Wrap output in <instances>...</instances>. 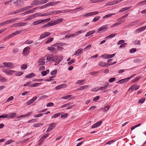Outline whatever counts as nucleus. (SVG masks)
<instances>
[{
    "instance_id": "1",
    "label": "nucleus",
    "mask_w": 146,
    "mask_h": 146,
    "mask_svg": "<svg viewBox=\"0 0 146 146\" xmlns=\"http://www.w3.org/2000/svg\"><path fill=\"white\" fill-rule=\"evenodd\" d=\"M50 18H48L45 19L38 20L34 22L33 23V24L34 25H36L44 22H46L48 21H50Z\"/></svg>"
},
{
    "instance_id": "2",
    "label": "nucleus",
    "mask_w": 146,
    "mask_h": 146,
    "mask_svg": "<svg viewBox=\"0 0 146 146\" xmlns=\"http://www.w3.org/2000/svg\"><path fill=\"white\" fill-rule=\"evenodd\" d=\"M2 70L5 74L9 75H11L15 72V70H11L6 68H3Z\"/></svg>"
},
{
    "instance_id": "3",
    "label": "nucleus",
    "mask_w": 146,
    "mask_h": 146,
    "mask_svg": "<svg viewBox=\"0 0 146 146\" xmlns=\"http://www.w3.org/2000/svg\"><path fill=\"white\" fill-rule=\"evenodd\" d=\"M38 16V14H37V13H34L33 14L28 16L27 18L24 20V21H28L31 20L35 18V17Z\"/></svg>"
},
{
    "instance_id": "4",
    "label": "nucleus",
    "mask_w": 146,
    "mask_h": 146,
    "mask_svg": "<svg viewBox=\"0 0 146 146\" xmlns=\"http://www.w3.org/2000/svg\"><path fill=\"white\" fill-rule=\"evenodd\" d=\"M3 64L5 65V67L9 69H11L14 67V64L10 62H4Z\"/></svg>"
},
{
    "instance_id": "5",
    "label": "nucleus",
    "mask_w": 146,
    "mask_h": 146,
    "mask_svg": "<svg viewBox=\"0 0 146 146\" xmlns=\"http://www.w3.org/2000/svg\"><path fill=\"white\" fill-rule=\"evenodd\" d=\"M37 9V7H35L31 9L30 10L26 11L22 13V15H25L33 13Z\"/></svg>"
},
{
    "instance_id": "6",
    "label": "nucleus",
    "mask_w": 146,
    "mask_h": 146,
    "mask_svg": "<svg viewBox=\"0 0 146 146\" xmlns=\"http://www.w3.org/2000/svg\"><path fill=\"white\" fill-rule=\"evenodd\" d=\"M51 34L50 33L48 32H45L42 34L40 36V39H44L48 36H50Z\"/></svg>"
},
{
    "instance_id": "7",
    "label": "nucleus",
    "mask_w": 146,
    "mask_h": 146,
    "mask_svg": "<svg viewBox=\"0 0 146 146\" xmlns=\"http://www.w3.org/2000/svg\"><path fill=\"white\" fill-rule=\"evenodd\" d=\"M19 18L16 17L6 21L4 22V23H5V25L7 24H9L13 22H14L15 21L19 20Z\"/></svg>"
},
{
    "instance_id": "8",
    "label": "nucleus",
    "mask_w": 146,
    "mask_h": 146,
    "mask_svg": "<svg viewBox=\"0 0 146 146\" xmlns=\"http://www.w3.org/2000/svg\"><path fill=\"white\" fill-rule=\"evenodd\" d=\"M30 48L29 46H27L25 48L23 51V54L24 56H27L29 54Z\"/></svg>"
},
{
    "instance_id": "9",
    "label": "nucleus",
    "mask_w": 146,
    "mask_h": 146,
    "mask_svg": "<svg viewBox=\"0 0 146 146\" xmlns=\"http://www.w3.org/2000/svg\"><path fill=\"white\" fill-rule=\"evenodd\" d=\"M146 29V25L141 27L136 30L135 32L136 33H138L141 32Z\"/></svg>"
},
{
    "instance_id": "10",
    "label": "nucleus",
    "mask_w": 146,
    "mask_h": 146,
    "mask_svg": "<svg viewBox=\"0 0 146 146\" xmlns=\"http://www.w3.org/2000/svg\"><path fill=\"white\" fill-rule=\"evenodd\" d=\"M7 118L12 119L17 116V113H11L6 114Z\"/></svg>"
},
{
    "instance_id": "11",
    "label": "nucleus",
    "mask_w": 146,
    "mask_h": 146,
    "mask_svg": "<svg viewBox=\"0 0 146 146\" xmlns=\"http://www.w3.org/2000/svg\"><path fill=\"white\" fill-rule=\"evenodd\" d=\"M98 65L102 67H108L110 66V63H106L102 61H100L98 63Z\"/></svg>"
},
{
    "instance_id": "12",
    "label": "nucleus",
    "mask_w": 146,
    "mask_h": 146,
    "mask_svg": "<svg viewBox=\"0 0 146 146\" xmlns=\"http://www.w3.org/2000/svg\"><path fill=\"white\" fill-rule=\"evenodd\" d=\"M45 58L44 57L40 58L38 61L39 65H44L45 63Z\"/></svg>"
},
{
    "instance_id": "13",
    "label": "nucleus",
    "mask_w": 146,
    "mask_h": 146,
    "mask_svg": "<svg viewBox=\"0 0 146 146\" xmlns=\"http://www.w3.org/2000/svg\"><path fill=\"white\" fill-rule=\"evenodd\" d=\"M109 84V83H106L104 84L103 86H104V87H100V88H99V89H98L97 90H95V91H97L99 90H102L106 89L107 87L108 86V84Z\"/></svg>"
},
{
    "instance_id": "14",
    "label": "nucleus",
    "mask_w": 146,
    "mask_h": 146,
    "mask_svg": "<svg viewBox=\"0 0 146 146\" xmlns=\"http://www.w3.org/2000/svg\"><path fill=\"white\" fill-rule=\"evenodd\" d=\"M55 127V123H51L49 127L47 129L46 131L47 132H48L52 130Z\"/></svg>"
},
{
    "instance_id": "15",
    "label": "nucleus",
    "mask_w": 146,
    "mask_h": 146,
    "mask_svg": "<svg viewBox=\"0 0 146 146\" xmlns=\"http://www.w3.org/2000/svg\"><path fill=\"white\" fill-rule=\"evenodd\" d=\"M128 78H125L123 79H122L121 80H120L117 81V83H119L120 84H122L124 83H126L127 82L128 80Z\"/></svg>"
},
{
    "instance_id": "16",
    "label": "nucleus",
    "mask_w": 146,
    "mask_h": 146,
    "mask_svg": "<svg viewBox=\"0 0 146 146\" xmlns=\"http://www.w3.org/2000/svg\"><path fill=\"white\" fill-rule=\"evenodd\" d=\"M108 26V25L102 26L98 29V31H106L108 28V27H107Z\"/></svg>"
},
{
    "instance_id": "17",
    "label": "nucleus",
    "mask_w": 146,
    "mask_h": 146,
    "mask_svg": "<svg viewBox=\"0 0 146 146\" xmlns=\"http://www.w3.org/2000/svg\"><path fill=\"white\" fill-rule=\"evenodd\" d=\"M62 58H63L62 56H57L56 58V60L55 59V65H56L58 64L62 60Z\"/></svg>"
},
{
    "instance_id": "18",
    "label": "nucleus",
    "mask_w": 146,
    "mask_h": 146,
    "mask_svg": "<svg viewBox=\"0 0 146 146\" xmlns=\"http://www.w3.org/2000/svg\"><path fill=\"white\" fill-rule=\"evenodd\" d=\"M82 51L83 50L82 49L80 48L75 52L74 55L76 56H79L82 53Z\"/></svg>"
},
{
    "instance_id": "19",
    "label": "nucleus",
    "mask_w": 146,
    "mask_h": 146,
    "mask_svg": "<svg viewBox=\"0 0 146 146\" xmlns=\"http://www.w3.org/2000/svg\"><path fill=\"white\" fill-rule=\"evenodd\" d=\"M27 24V23L25 22H20L16 23L15 25L17 27H22L25 26Z\"/></svg>"
},
{
    "instance_id": "20",
    "label": "nucleus",
    "mask_w": 146,
    "mask_h": 146,
    "mask_svg": "<svg viewBox=\"0 0 146 146\" xmlns=\"http://www.w3.org/2000/svg\"><path fill=\"white\" fill-rule=\"evenodd\" d=\"M22 30H19L17 31L16 32L9 35V36L8 37V38L9 37H13L15 35L21 33L22 32Z\"/></svg>"
},
{
    "instance_id": "21",
    "label": "nucleus",
    "mask_w": 146,
    "mask_h": 146,
    "mask_svg": "<svg viewBox=\"0 0 146 146\" xmlns=\"http://www.w3.org/2000/svg\"><path fill=\"white\" fill-rule=\"evenodd\" d=\"M139 86H137V85L135 86V84L132 85L131 86L129 89V90H131L132 91L134 89L135 90H136L139 88Z\"/></svg>"
},
{
    "instance_id": "22",
    "label": "nucleus",
    "mask_w": 146,
    "mask_h": 146,
    "mask_svg": "<svg viewBox=\"0 0 146 146\" xmlns=\"http://www.w3.org/2000/svg\"><path fill=\"white\" fill-rule=\"evenodd\" d=\"M66 84H62L55 87V89L56 90H59L62 88H66Z\"/></svg>"
},
{
    "instance_id": "23",
    "label": "nucleus",
    "mask_w": 146,
    "mask_h": 146,
    "mask_svg": "<svg viewBox=\"0 0 146 146\" xmlns=\"http://www.w3.org/2000/svg\"><path fill=\"white\" fill-rule=\"evenodd\" d=\"M110 106L109 105H106L105 107L103 108H101L100 110H102L103 111H108L109 108H110Z\"/></svg>"
},
{
    "instance_id": "24",
    "label": "nucleus",
    "mask_w": 146,
    "mask_h": 146,
    "mask_svg": "<svg viewBox=\"0 0 146 146\" xmlns=\"http://www.w3.org/2000/svg\"><path fill=\"white\" fill-rule=\"evenodd\" d=\"M35 76V74L33 73H31L26 75V77L27 78H31Z\"/></svg>"
},
{
    "instance_id": "25",
    "label": "nucleus",
    "mask_w": 146,
    "mask_h": 146,
    "mask_svg": "<svg viewBox=\"0 0 146 146\" xmlns=\"http://www.w3.org/2000/svg\"><path fill=\"white\" fill-rule=\"evenodd\" d=\"M55 44L52 45L51 46H49L47 47V49L50 52H53L55 51V48L52 46H54Z\"/></svg>"
},
{
    "instance_id": "26",
    "label": "nucleus",
    "mask_w": 146,
    "mask_h": 146,
    "mask_svg": "<svg viewBox=\"0 0 146 146\" xmlns=\"http://www.w3.org/2000/svg\"><path fill=\"white\" fill-rule=\"evenodd\" d=\"M137 21H134L129 23V24L127 25V27H131L133 26H135L137 24Z\"/></svg>"
},
{
    "instance_id": "27",
    "label": "nucleus",
    "mask_w": 146,
    "mask_h": 146,
    "mask_svg": "<svg viewBox=\"0 0 146 146\" xmlns=\"http://www.w3.org/2000/svg\"><path fill=\"white\" fill-rule=\"evenodd\" d=\"M88 86V85L82 86L77 89V90H82L87 88Z\"/></svg>"
},
{
    "instance_id": "28",
    "label": "nucleus",
    "mask_w": 146,
    "mask_h": 146,
    "mask_svg": "<svg viewBox=\"0 0 146 146\" xmlns=\"http://www.w3.org/2000/svg\"><path fill=\"white\" fill-rule=\"evenodd\" d=\"M47 59L48 61L52 60L54 61V56L52 55H49L47 58Z\"/></svg>"
},
{
    "instance_id": "29",
    "label": "nucleus",
    "mask_w": 146,
    "mask_h": 146,
    "mask_svg": "<svg viewBox=\"0 0 146 146\" xmlns=\"http://www.w3.org/2000/svg\"><path fill=\"white\" fill-rule=\"evenodd\" d=\"M95 32V30H92V31H89L85 35V36H89L93 34Z\"/></svg>"
},
{
    "instance_id": "30",
    "label": "nucleus",
    "mask_w": 146,
    "mask_h": 146,
    "mask_svg": "<svg viewBox=\"0 0 146 146\" xmlns=\"http://www.w3.org/2000/svg\"><path fill=\"white\" fill-rule=\"evenodd\" d=\"M63 18H60L55 20V25L61 23L63 21Z\"/></svg>"
},
{
    "instance_id": "31",
    "label": "nucleus",
    "mask_w": 146,
    "mask_h": 146,
    "mask_svg": "<svg viewBox=\"0 0 146 146\" xmlns=\"http://www.w3.org/2000/svg\"><path fill=\"white\" fill-rule=\"evenodd\" d=\"M40 83H35L32 84L29 86V87L30 88L33 87L35 86H38V85L41 84Z\"/></svg>"
},
{
    "instance_id": "32",
    "label": "nucleus",
    "mask_w": 146,
    "mask_h": 146,
    "mask_svg": "<svg viewBox=\"0 0 146 146\" xmlns=\"http://www.w3.org/2000/svg\"><path fill=\"white\" fill-rule=\"evenodd\" d=\"M38 14V16H45L48 15H50L48 13H46L43 14H42L40 13H37Z\"/></svg>"
},
{
    "instance_id": "33",
    "label": "nucleus",
    "mask_w": 146,
    "mask_h": 146,
    "mask_svg": "<svg viewBox=\"0 0 146 146\" xmlns=\"http://www.w3.org/2000/svg\"><path fill=\"white\" fill-rule=\"evenodd\" d=\"M117 33H113L107 36H106L105 38H113L116 35Z\"/></svg>"
},
{
    "instance_id": "34",
    "label": "nucleus",
    "mask_w": 146,
    "mask_h": 146,
    "mask_svg": "<svg viewBox=\"0 0 146 146\" xmlns=\"http://www.w3.org/2000/svg\"><path fill=\"white\" fill-rule=\"evenodd\" d=\"M41 4L40 2V1H35L34 2L31 4V5H33V6L34 5H40Z\"/></svg>"
},
{
    "instance_id": "35",
    "label": "nucleus",
    "mask_w": 146,
    "mask_h": 146,
    "mask_svg": "<svg viewBox=\"0 0 146 146\" xmlns=\"http://www.w3.org/2000/svg\"><path fill=\"white\" fill-rule=\"evenodd\" d=\"M15 75L17 76H20L23 74L22 71H17L15 72Z\"/></svg>"
},
{
    "instance_id": "36",
    "label": "nucleus",
    "mask_w": 146,
    "mask_h": 146,
    "mask_svg": "<svg viewBox=\"0 0 146 146\" xmlns=\"http://www.w3.org/2000/svg\"><path fill=\"white\" fill-rule=\"evenodd\" d=\"M49 70L47 69L46 71H43L41 72V74L43 76H46V74L49 73Z\"/></svg>"
},
{
    "instance_id": "37",
    "label": "nucleus",
    "mask_w": 146,
    "mask_h": 146,
    "mask_svg": "<svg viewBox=\"0 0 146 146\" xmlns=\"http://www.w3.org/2000/svg\"><path fill=\"white\" fill-rule=\"evenodd\" d=\"M115 14V13H113L111 14H109L105 15L104 16L103 18L104 19H106L109 17H111L112 15Z\"/></svg>"
},
{
    "instance_id": "38",
    "label": "nucleus",
    "mask_w": 146,
    "mask_h": 146,
    "mask_svg": "<svg viewBox=\"0 0 146 146\" xmlns=\"http://www.w3.org/2000/svg\"><path fill=\"white\" fill-rule=\"evenodd\" d=\"M54 38H50L48 39L47 40L46 42H45L46 44H47L51 42L52 40H54Z\"/></svg>"
},
{
    "instance_id": "39",
    "label": "nucleus",
    "mask_w": 146,
    "mask_h": 146,
    "mask_svg": "<svg viewBox=\"0 0 146 146\" xmlns=\"http://www.w3.org/2000/svg\"><path fill=\"white\" fill-rule=\"evenodd\" d=\"M43 125L42 123H37L34 124L33 126L34 127H38Z\"/></svg>"
},
{
    "instance_id": "40",
    "label": "nucleus",
    "mask_w": 146,
    "mask_h": 146,
    "mask_svg": "<svg viewBox=\"0 0 146 146\" xmlns=\"http://www.w3.org/2000/svg\"><path fill=\"white\" fill-rule=\"evenodd\" d=\"M145 100V98H143L139 100L138 103L139 104H142L144 102Z\"/></svg>"
},
{
    "instance_id": "41",
    "label": "nucleus",
    "mask_w": 146,
    "mask_h": 146,
    "mask_svg": "<svg viewBox=\"0 0 146 146\" xmlns=\"http://www.w3.org/2000/svg\"><path fill=\"white\" fill-rule=\"evenodd\" d=\"M71 104H72L71 103H67L66 104L62 105V106H61L60 107L61 108H62L65 107H68L70 105H71Z\"/></svg>"
},
{
    "instance_id": "42",
    "label": "nucleus",
    "mask_w": 146,
    "mask_h": 146,
    "mask_svg": "<svg viewBox=\"0 0 146 146\" xmlns=\"http://www.w3.org/2000/svg\"><path fill=\"white\" fill-rule=\"evenodd\" d=\"M100 18V16H96L92 20V21L94 22H96Z\"/></svg>"
},
{
    "instance_id": "43",
    "label": "nucleus",
    "mask_w": 146,
    "mask_h": 146,
    "mask_svg": "<svg viewBox=\"0 0 146 146\" xmlns=\"http://www.w3.org/2000/svg\"><path fill=\"white\" fill-rule=\"evenodd\" d=\"M7 79L2 77L0 75V81L3 82H6Z\"/></svg>"
},
{
    "instance_id": "44",
    "label": "nucleus",
    "mask_w": 146,
    "mask_h": 146,
    "mask_svg": "<svg viewBox=\"0 0 146 146\" xmlns=\"http://www.w3.org/2000/svg\"><path fill=\"white\" fill-rule=\"evenodd\" d=\"M54 25V23H48L47 24L44 25V26L45 27H50Z\"/></svg>"
},
{
    "instance_id": "45",
    "label": "nucleus",
    "mask_w": 146,
    "mask_h": 146,
    "mask_svg": "<svg viewBox=\"0 0 146 146\" xmlns=\"http://www.w3.org/2000/svg\"><path fill=\"white\" fill-rule=\"evenodd\" d=\"M43 114V113H40L35 114L34 115L33 117L35 118L39 117H40Z\"/></svg>"
},
{
    "instance_id": "46",
    "label": "nucleus",
    "mask_w": 146,
    "mask_h": 146,
    "mask_svg": "<svg viewBox=\"0 0 146 146\" xmlns=\"http://www.w3.org/2000/svg\"><path fill=\"white\" fill-rule=\"evenodd\" d=\"M74 10H71V9H67L65 10H62L63 11V12L62 13H66L68 12H71L72 11H74Z\"/></svg>"
},
{
    "instance_id": "47",
    "label": "nucleus",
    "mask_w": 146,
    "mask_h": 146,
    "mask_svg": "<svg viewBox=\"0 0 146 146\" xmlns=\"http://www.w3.org/2000/svg\"><path fill=\"white\" fill-rule=\"evenodd\" d=\"M121 24V23L120 22H119L118 21L117 22V23H115V24H113V25L111 26V27H114L115 26H117Z\"/></svg>"
},
{
    "instance_id": "48",
    "label": "nucleus",
    "mask_w": 146,
    "mask_h": 146,
    "mask_svg": "<svg viewBox=\"0 0 146 146\" xmlns=\"http://www.w3.org/2000/svg\"><path fill=\"white\" fill-rule=\"evenodd\" d=\"M68 114L67 113H64L61 115V117L63 118H65L68 116Z\"/></svg>"
},
{
    "instance_id": "49",
    "label": "nucleus",
    "mask_w": 146,
    "mask_h": 146,
    "mask_svg": "<svg viewBox=\"0 0 146 146\" xmlns=\"http://www.w3.org/2000/svg\"><path fill=\"white\" fill-rule=\"evenodd\" d=\"M33 41L32 40H27L25 42V44H30L33 43Z\"/></svg>"
},
{
    "instance_id": "50",
    "label": "nucleus",
    "mask_w": 146,
    "mask_h": 146,
    "mask_svg": "<svg viewBox=\"0 0 146 146\" xmlns=\"http://www.w3.org/2000/svg\"><path fill=\"white\" fill-rule=\"evenodd\" d=\"M115 54H107V57L108 59H109L110 58H112L115 55Z\"/></svg>"
},
{
    "instance_id": "51",
    "label": "nucleus",
    "mask_w": 146,
    "mask_h": 146,
    "mask_svg": "<svg viewBox=\"0 0 146 146\" xmlns=\"http://www.w3.org/2000/svg\"><path fill=\"white\" fill-rule=\"evenodd\" d=\"M115 4V3L114 1H111V2H110L107 3L106 4V5H113V4Z\"/></svg>"
},
{
    "instance_id": "52",
    "label": "nucleus",
    "mask_w": 146,
    "mask_h": 146,
    "mask_svg": "<svg viewBox=\"0 0 146 146\" xmlns=\"http://www.w3.org/2000/svg\"><path fill=\"white\" fill-rule=\"evenodd\" d=\"M141 76H139L137 77H136L134 80H133L132 81V83H133L137 81L139 79H140L141 78Z\"/></svg>"
},
{
    "instance_id": "53",
    "label": "nucleus",
    "mask_w": 146,
    "mask_h": 146,
    "mask_svg": "<svg viewBox=\"0 0 146 146\" xmlns=\"http://www.w3.org/2000/svg\"><path fill=\"white\" fill-rule=\"evenodd\" d=\"M13 0H10L9 1H6L5 3L4 4L5 5H8L10 4V3L11 4V2H12Z\"/></svg>"
},
{
    "instance_id": "54",
    "label": "nucleus",
    "mask_w": 146,
    "mask_h": 146,
    "mask_svg": "<svg viewBox=\"0 0 146 146\" xmlns=\"http://www.w3.org/2000/svg\"><path fill=\"white\" fill-rule=\"evenodd\" d=\"M136 51V49L135 48H132L129 50V52L130 53H133L135 52Z\"/></svg>"
},
{
    "instance_id": "55",
    "label": "nucleus",
    "mask_w": 146,
    "mask_h": 146,
    "mask_svg": "<svg viewBox=\"0 0 146 146\" xmlns=\"http://www.w3.org/2000/svg\"><path fill=\"white\" fill-rule=\"evenodd\" d=\"M134 44L135 45H140L141 44V42L139 40H136L134 42Z\"/></svg>"
},
{
    "instance_id": "56",
    "label": "nucleus",
    "mask_w": 146,
    "mask_h": 146,
    "mask_svg": "<svg viewBox=\"0 0 146 146\" xmlns=\"http://www.w3.org/2000/svg\"><path fill=\"white\" fill-rule=\"evenodd\" d=\"M84 81V80H79L77 81L76 83L77 84H80V85H83V84H82V82Z\"/></svg>"
},
{
    "instance_id": "57",
    "label": "nucleus",
    "mask_w": 146,
    "mask_h": 146,
    "mask_svg": "<svg viewBox=\"0 0 146 146\" xmlns=\"http://www.w3.org/2000/svg\"><path fill=\"white\" fill-rule=\"evenodd\" d=\"M91 16H92L91 12L87 13L84 15V17H88Z\"/></svg>"
},
{
    "instance_id": "58",
    "label": "nucleus",
    "mask_w": 146,
    "mask_h": 146,
    "mask_svg": "<svg viewBox=\"0 0 146 146\" xmlns=\"http://www.w3.org/2000/svg\"><path fill=\"white\" fill-rule=\"evenodd\" d=\"M102 121H100L96 123V124L98 127L100 126L102 123Z\"/></svg>"
},
{
    "instance_id": "59",
    "label": "nucleus",
    "mask_w": 146,
    "mask_h": 146,
    "mask_svg": "<svg viewBox=\"0 0 146 146\" xmlns=\"http://www.w3.org/2000/svg\"><path fill=\"white\" fill-rule=\"evenodd\" d=\"M74 59H72L71 60L68 62V64L69 65H70L72 64H73V63H74Z\"/></svg>"
},
{
    "instance_id": "60",
    "label": "nucleus",
    "mask_w": 146,
    "mask_h": 146,
    "mask_svg": "<svg viewBox=\"0 0 146 146\" xmlns=\"http://www.w3.org/2000/svg\"><path fill=\"white\" fill-rule=\"evenodd\" d=\"M13 96H11L9 97L7 100L6 102H9L13 100Z\"/></svg>"
},
{
    "instance_id": "61",
    "label": "nucleus",
    "mask_w": 146,
    "mask_h": 146,
    "mask_svg": "<svg viewBox=\"0 0 146 146\" xmlns=\"http://www.w3.org/2000/svg\"><path fill=\"white\" fill-rule=\"evenodd\" d=\"M27 68V64H23L21 66V68L22 69H25Z\"/></svg>"
},
{
    "instance_id": "62",
    "label": "nucleus",
    "mask_w": 146,
    "mask_h": 146,
    "mask_svg": "<svg viewBox=\"0 0 146 146\" xmlns=\"http://www.w3.org/2000/svg\"><path fill=\"white\" fill-rule=\"evenodd\" d=\"M48 7V4L47 3L41 7H40V9L45 8Z\"/></svg>"
},
{
    "instance_id": "63",
    "label": "nucleus",
    "mask_w": 146,
    "mask_h": 146,
    "mask_svg": "<svg viewBox=\"0 0 146 146\" xmlns=\"http://www.w3.org/2000/svg\"><path fill=\"white\" fill-rule=\"evenodd\" d=\"M115 78L114 77H113L111 78L110 79H109V81L110 82H112L113 81H114L115 80Z\"/></svg>"
},
{
    "instance_id": "64",
    "label": "nucleus",
    "mask_w": 146,
    "mask_h": 146,
    "mask_svg": "<svg viewBox=\"0 0 146 146\" xmlns=\"http://www.w3.org/2000/svg\"><path fill=\"white\" fill-rule=\"evenodd\" d=\"M54 104L52 102H49L47 104L46 106L47 107H50L54 105Z\"/></svg>"
}]
</instances>
